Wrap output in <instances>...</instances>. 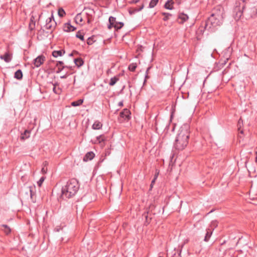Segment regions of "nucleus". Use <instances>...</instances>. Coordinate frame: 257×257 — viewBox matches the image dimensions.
<instances>
[{"instance_id": "nucleus-1", "label": "nucleus", "mask_w": 257, "mask_h": 257, "mask_svg": "<svg viewBox=\"0 0 257 257\" xmlns=\"http://www.w3.org/2000/svg\"><path fill=\"white\" fill-rule=\"evenodd\" d=\"M80 188L78 180L72 178L68 180L61 189V197L63 199H69L74 196Z\"/></svg>"}, {"instance_id": "nucleus-2", "label": "nucleus", "mask_w": 257, "mask_h": 257, "mask_svg": "<svg viewBox=\"0 0 257 257\" xmlns=\"http://www.w3.org/2000/svg\"><path fill=\"white\" fill-rule=\"evenodd\" d=\"M189 138V132L187 128L182 127L176 138L174 144V148L179 151L184 149L188 144Z\"/></svg>"}, {"instance_id": "nucleus-3", "label": "nucleus", "mask_w": 257, "mask_h": 257, "mask_svg": "<svg viewBox=\"0 0 257 257\" xmlns=\"http://www.w3.org/2000/svg\"><path fill=\"white\" fill-rule=\"evenodd\" d=\"M222 23L223 22L210 16L204 22L202 23V26L204 28V31L213 33L217 29V27Z\"/></svg>"}, {"instance_id": "nucleus-4", "label": "nucleus", "mask_w": 257, "mask_h": 257, "mask_svg": "<svg viewBox=\"0 0 257 257\" xmlns=\"http://www.w3.org/2000/svg\"><path fill=\"white\" fill-rule=\"evenodd\" d=\"M211 16H213L215 19L223 22L225 17L224 8L221 6H217L214 8Z\"/></svg>"}, {"instance_id": "nucleus-5", "label": "nucleus", "mask_w": 257, "mask_h": 257, "mask_svg": "<svg viewBox=\"0 0 257 257\" xmlns=\"http://www.w3.org/2000/svg\"><path fill=\"white\" fill-rule=\"evenodd\" d=\"M232 49H223L221 51V54H220L217 51V49H214L213 52L211 54V56L214 58H216V56H215V53H216L217 54H218L220 57L223 58L224 60L221 59V60L225 61L226 63L227 61L229 60L230 55L232 53Z\"/></svg>"}, {"instance_id": "nucleus-6", "label": "nucleus", "mask_w": 257, "mask_h": 257, "mask_svg": "<svg viewBox=\"0 0 257 257\" xmlns=\"http://www.w3.org/2000/svg\"><path fill=\"white\" fill-rule=\"evenodd\" d=\"M57 25V23L54 20V16L52 13L50 17L48 18L46 20V24L44 26L46 29L50 30L52 31Z\"/></svg>"}, {"instance_id": "nucleus-7", "label": "nucleus", "mask_w": 257, "mask_h": 257, "mask_svg": "<svg viewBox=\"0 0 257 257\" xmlns=\"http://www.w3.org/2000/svg\"><path fill=\"white\" fill-rule=\"evenodd\" d=\"M46 60V57L44 55L41 54L38 56L33 61V64L34 66L38 68Z\"/></svg>"}, {"instance_id": "nucleus-8", "label": "nucleus", "mask_w": 257, "mask_h": 257, "mask_svg": "<svg viewBox=\"0 0 257 257\" xmlns=\"http://www.w3.org/2000/svg\"><path fill=\"white\" fill-rule=\"evenodd\" d=\"M131 113L129 109L124 108L120 112L119 116L120 117L123 118L125 120L128 121L131 118Z\"/></svg>"}, {"instance_id": "nucleus-9", "label": "nucleus", "mask_w": 257, "mask_h": 257, "mask_svg": "<svg viewBox=\"0 0 257 257\" xmlns=\"http://www.w3.org/2000/svg\"><path fill=\"white\" fill-rule=\"evenodd\" d=\"M144 8V5L142 3L141 5L136 7H131L128 9V13L130 15H133L136 13L141 11Z\"/></svg>"}, {"instance_id": "nucleus-10", "label": "nucleus", "mask_w": 257, "mask_h": 257, "mask_svg": "<svg viewBox=\"0 0 257 257\" xmlns=\"http://www.w3.org/2000/svg\"><path fill=\"white\" fill-rule=\"evenodd\" d=\"M0 58L2 60H4L6 62L9 63L12 60V54L9 52H7L4 55H1Z\"/></svg>"}, {"instance_id": "nucleus-11", "label": "nucleus", "mask_w": 257, "mask_h": 257, "mask_svg": "<svg viewBox=\"0 0 257 257\" xmlns=\"http://www.w3.org/2000/svg\"><path fill=\"white\" fill-rule=\"evenodd\" d=\"M118 22L116 21V18L114 17L110 16L108 19V24L107 25V28L109 30L111 29Z\"/></svg>"}, {"instance_id": "nucleus-12", "label": "nucleus", "mask_w": 257, "mask_h": 257, "mask_svg": "<svg viewBox=\"0 0 257 257\" xmlns=\"http://www.w3.org/2000/svg\"><path fill=\"white\" fill-rule=\"evenodd\" d=\"M76 29V28L72 26L69 22L65 23L63 26V30L67 32H73Z\"/></svg>"}, {"instance_id": "nucleus-13", "label": "nucleus", "mask_w": 257, "mask_h": 257, "mask_svg": "<svg viewBox=\"0 0 257 257\" xmlns=\"http://www.w3.org/2000/svg\"><path fill=\"white\" fill-rule=\"evenodd\" d=\"M225 61L220 60L218 63H215V65L213 68V70L214 71H217L222 68L223 66L226 64Z\"/></svg>"}, {"instance_id": "nucleus-14", "label": "nucleus", "mask_w": 257, "mask_h": 257, "mask_svg": "<svg viewBox=\"0 0 257 257\" xmlns=\"http://www.w3.org/2000/svg\"><path fill=\"white\" fill-rule=\"evenodd\" d=\"M244 9H245V5H243L242 7L241 10H240L239 8L235 9V11H236V14L234 16V19L236 20H239L241 18V17L242 15V14H243V11Z\"/></svg>"}, {"instance_id": "nucleus-15", "label": "nucleus", "mask_w": 257, "mask_h": 257, "mask_svg": "<svg viewBox=\"0 0 257 257\" xmlns=\"http://www.w3.org/2000/svg\"><path fill=\"white\" fill-rule=\"evenodd\" d=\"M94 156L95 154L93 152H88L84 156L83 160L84 162L90 161L94 158Z\"/></svg>"}, {"instance_id": "nucleus-16", "label": "nucleus", "mask_w": 257, "mask_h": 257, "mask_svg": "<svg viewBox=\"0 0 257 257\" xmlns=\"http://www.w3.org/2000/svg\"><path fill=\"white\" fill-rule=\"evenodd\" d=\"M65 53V49H60L59 50H55L52 52V56L55 58L58 56H61Z\"/></svg>"}, {"instance_id": "nucleus-17", "label": "nucleus", "mask_w": 257, "mask_h": 257, "mask_svg": "<svg viewBox=\"0 0 257 257\" xmlns=\"http://www.w3.org/2000/svg\"><path fill=\"white\" fill-rule=\"evenodd\" d=\"M174 2L173 0H168L164 5V8L168 10H173L174 9L173 4Z\"/></svg>"}, {"instance_id": "nucleus-18", "label": "nucleus", "mask_w": 257, "mask_h": 257, "mask_svg": "<svg viewBox=\"0 0 257 257\" xmlns=\"http://www.w3.org/2000/svg\"><path fill=\"white\" fill-rule=\"evenodd\" d=\"M188 18V15L184 13H180L178 16V19L181 20V22H179L180 23H183L186 22Z\"/></svg>"}, {"instance_id": "nucleus-19", "label": "nucleus", "mask_w": 257, "mask_h": 257, "mask_svg": "<svg viewBox=\"0 0 257 257\" xmlns=\"http://www.w3.org/2000/svg\"><path fill=\"white\" fill-rule=\"evenodd\" d=\"M35 189V186H30L26 188V193L27 194L28 193V192H30V195L31 199L33 200V197L34 195L35 194L34 192L33 191V189Z\"/></svg>"}, {"instance_id": "nucleus-20", "label": "nucleus", "mask_w": 257, "mask_h": 257, "mask_svg": "<svg viewBox=\"0 0 257 257\" xmlns=\"http://www.w3.org/2000/svg\"><path fill=\"white\" fill-rule=\"evenodd\" d=\"M36 21L35 18L33 16H32L30 18V22L29 25V28L31 31L34 30L35 28Z\"/></svg>"}, {"instance_id": "nucleus-21", "label": "nucleus", "mask_w": 257, "mask_h": 257, "mask_svg": "<svg viewBox=\"0 0 257 257\" xmlns=\"http://www.w3.org/2000/svg\"><path fill=\"white\" fill-rule=\"evenodd\" d=\"M31 131L28 130H26L23 133L21 134V139L25 140L28 139L30 136Z\"/></svg>"}, {"instance_id": "nucleus-22", "label": "nucleus", "mask_w": 257, "mask_h": 257, "mask_svg": "<svg viewBox=\"0 0 257 257\" xmlns=\"http://www.w3.org/2000/svg\"><path fill=\"white\" fill-rule=\"evenodd\" d=\"M73 61L76 66L78 67H80L82 66L84 64V61L81 58H74Z\"/></svg>"}, {"instance_id": "nucleus-23", "label": "nucleus", "mask_w": 257, "mask_h": 257, "mask_svg": "<svg viewBox=\"0 0 257 257\" xmlns=\"http://www.w3.org/2000/svg\"><path fill=\"white\" fill-rule=\"evenodd\" d=\"M23 72L21 69L17 70L14 74V78L18 80H21L23 78Z\"/></svg>"}, {"instance_id": "nucleus-24", "label": "nucleus", "mask_w": 257, "mask_h": 257, "mask_svg": "<svg viewBox=\"0 0 257 257\" xmlns=\"http://www.w3.org/2000/svg\"><path fill=\"white\" fill-rule=\"evenodd\" d=\"M212 232L213 231L210 228H208L206 229V233L204 238V240L205 241L207 242L209 240L212 234Z\"/></svg>"}, {"instance_id": "nucleus-25", "label": "nucleus", "mask_w": 257, "mask_h": 257, "mask_svg": "<svg viewBox=\"0 0 257 257\" xmlns=\"http://www.w3.org/2000/svg\"><path fill=\"white\" fill-rule=\"evenodd\" d=\"M102 124L98 120H96L92 125V128L93 130H99L101 128Z\"/></svg>"}, {"instance_id": "nucleus-26", "label": "nucleus", "mask_w": 257, "mask_h": 257, "mask_svg": "<svg viewBox=\"0 0 257 257\" xmlns=\"http://www.w3.org/2000/svg\"><path fill=\"white\" fill-rule=\"evenodd\" d=\"M106 139L105 138L103 135H99L96 138V140L95 141L94 143H98L100 144L102 142H104L105 141Z\"/></svg>"}, {"instance_id": "nucleus-27", "label": "nucleus", "mask_w": 257, "mask_h": 257, "mask_svg": "<svg viewBox=\"0 0 257 257\" xmlns=\"http://www.w3.org/2000/svg\"><path fill=\"white\" fill-rule=\"evenodd\" d=\"M96 41V37L95 36H92L90 37H89L87 39V44L88 45H91Z\"/></svg>"}, {"instance_id": "nucleus-28", "label": "nucleus", "mask_w": 257, "mask_h": 257, "mask_svg": "<svg viewBox=\"0 0 257 257\" xmlns=\"http://www.w3.org/2000/svg\"><path fill=\"white\" fill-rule=\"evenodd\" d=\"M74 21L76 24H80L83 21V18L81 13L76 15L74 18Z\"/></svg>"}, {"instance_id": "nucleus-29", "label": "nucleus", "mask_w": 257, "mask_h": 257, "mask_svg": "<svg viewBox=\"0 0 257 257\" xmlns=\"http://www.w3.org/2000/svg\"><path fill=\"white\" fill-rule=\"evenodd\" d=\"M118 80L119 78L118 76H114L111 78L109 82V85L110 86H113L118 81Z\"/></svg>"}, {"instance_id": "nucleus-30", "label": "nucleus", "mask_w": 257, "mask_h": 257, "mask_svg": "<svg viewBox=\"0 0 257 257\" xmlns=\"http://www.w3.org/2000/svg\"><path fill=\"white\" fill-rule=\"evenodd\" d=\"M83 102V100L80 99L76 101H74L72 102L71 105L73 106H74V107L80 106V105H81L82 104Z\"/></svg>"}, {"instance_id": "nucleus-31", "label": "nucleus", "mask_w": 257, "mask_h": 257, "mask_svg": "<svg viewBox=\"0 0 257 257\" xmlns=\"http://www.w3.org/2000/svg\"><path fill=\"white\" fill-rule=\"evenodd\" d=\"M161 14L163 16H164V17L163 19V21H168L170 18L173 16V15L170 13L165 12H162L161 13Z\"/></svg>"}, {"instance_id": "nucleus-32", "label": "nucleus", "mask_w": 257, "mask_h": 257, "mask_svg": "<svg viewBox=\"0 0 257 257\" xmlns=\"http://www.w3.org/2000/svg\"><path fill=\"white\" fill-rule=\"evenodd\" d=\"M124 26V23L123 22H118L115 24L113 28H114L115 31H118L119 30L121 29Z\"/></svg>"}, {"instance_id": "nucleus-33", "label": "nucleus", "mask_w": 257, "mask_h": 257, "mask_svg": "<svg viewBox=\"0 0 257 257\" xmlns=\"http://www.w3.org/2000/svg\"><path fill=\"white\" fill-rule=\"evenodd\" d=\"M58 15L60 18H63L65 16L66 13L62 8H59L58 10Z\"/></svg>"}, {"instance_id": "nucleus-34", "label": "nucleus", "mask_w": 257, "mask_h": 257, "mask_svg": "<svg viewBox=\"0 0 257 257\" xmlns=\"http://www.w3.org/2000/svg\"><path fill=\"white\" fill-rule=\"evenodd\" d=\"M137 67V64L136 63H132L130 64L128 67V69L132 72H134Z\"/></svg>"}, {"instance_id": "nucleus-35", "label": "nucleus", "mask_w": 257, "mask_h": 257, "mask_svg": "<svg viewBox=\"0 0 257 257\" xmlns=\"http://www.w3.org/2000/svg\"><path fill=\"white\" fill-rule=\"evenodd\" d=\"M181 249H178L177 250H174V252L172 255L171 257H182L181 255Z\"/></svg>"}, {"instance_id": "nucleus-36", "label": "nucleus", "mask_w": 257, "mask_h": 257, "mask_svg": "<svg viewBox=\"0 0 257 257\" xmlns=\"http://www.w3.org/2000/svg\"><path fill=\"white\" fill-rule=\"evenodd\" d=\"M159 0H151L150 2L149 8H154L157 4H158Z\"/></svg>"}, {"instance_id": "nucleus-37", "label": "nucleus", "mask_w": 257, "mask_h": 257, "mask_svg": "<svg viewBox=\"0 0 257 257\" xmlns=\"http://www.w3.org/2000/svg\"><path fill=\"white\" fill-rule=\"evenodd\" d=\"M76 38H79L82 41L84 40V34L80 31L77 32L76 34Z\"/></svg>"}, {"instance_id": "nucleus-38", "label": "nucleus", "mask_w": 257, "mask_h": 257, "mask_svg": "<svg viewBox=\"0 0 257 257\" xmlns=\"http://www.w3.org/2000/svg\"><path fill=\"white\" fill-rule=\"evenodd\" d=\"M2 226L5 228L4 231L6 233V234H9L11 232V229L10 227L9 226H8L7 225L3 224Z\"/></svg>"}, {"instance_id": "nucleus-39", "label": "nucleus", "mask_w": 257, "mask_h": 257, "mask_svg": "<svg viewBox=\"0 0 257 257\" xmlns=\"http://www.w3.org/2000/svg\"><path fill=\"white\" fill-rule=\"evenodd\" d=\"M217 222L216 220L212 221L210 224V229L212 231L217 226Z\"/></svg>"}, {"instance_id": "nucleus-40", "label": "nucleus", "mask_w": 257, "mask_h": 257, "mask_svg": "<svg viewBox=\"0 0 257 257\" xmlns=\"http://www.w3.org/2000/svg\"><path fill=\"white\" fill-rule=\"evenodd\" d=\"M251 12L252 13V14L250 15V17L255 18L257 15V9H256L255 8H253L251 9Z\"/></svg>"}, {"instance_id": "nucleus-41", "label": "nucleus", "mask_w": 257, "mask_h": 257, "mask_svg": "<svg viewBox=\"0 0 257 257\" xmlns=\"http://www.w3.org/2000/svg\"><path fill=\"white\" fill-rule=\"evenodd\" d=\"M159 174V171L157 169L156 170V173H155V174L154 175V179L152 180V183H155L156 180H157V178L158 177Z\"/></svg>"}, {"instance_id": "nucleus-42", "label": "nucleus", "mask_w": 257, "mask_h": 257, "mask_svg": "<svg viewBox=\"0 0 257 257\" xmlns=\"http://www.w3.org/2000/svg\"><path fill=\"white\" fill-rule=\"evenodd\" d=\"M243 125V120L242 119L240 118L238 121V123H237V127H238V130H240V129L241 128L242 125Z\"/></svg>"}, {"instance_id": "nucleus-43", "label": "nucleus", "mask_w": 257, "mask_h": 257, "mask_svg": "<svg viewBox=\"0 0 257 257\" xmlns=\"http://www.w3.org/2000/svg\"><path fill=\"white\" fill-rule=\"evenodd\" d=\"M66 67V65H63L62 67H61V66L57 67L58 70L56 71V73H60L64 68H65Z\"/></svg>"}, {"instance_id": "nucleus-44", "label": "nucleus", "mask_w": 257, "mask_h": 257, "mask_svg": "<svg viewBox=\"0 0 257 257\" xmlns=\"http://www.w3.org/2000/svg\"><path fill=\"white\" fill-rule=\"evenodd\" d=\"M45 180V177H42L40 180L37 182V184L40 187L42 183H43L44 181Z\"/></svg>"}, {"instance_id": "nucleus-45", "label": "nucleus", "mask_w": 257, "mask_h": 257, "mask_svg": "<svg viewBox=\"0 0 257 257\" xmlns=\"http://www.w3.org/2000/svg\"><path fill=\"white\" fill-rule=\"evenodd\" d=\"M64 65V62L62 61H57L56 64V67L61 66L62 67Z\"/></svg>"}, {"instance_id": "nucleus-46", "label": "nucleus", "mask_w": 257, "mask_h": 257, "mask_svg": "<svg viewBox=\"0 0 257 257\" xmlns=\"http://www.w3.org/2000/svg\"><path fill=\"white\" fill-rule=\"evenodd\" d=\"M141 0H132L129 2L130 4H137L140 2Z\"/></svg>"}, {"instance_id": "nucleus-47", "label": "nucleus", "mask_w": 257, "mask_h": 257, "mask_svg": "<svg viewBox=\"0 0 257 257\" xmlns=\"http://www.w3.org/2000/svg\"><path fill=\"white\" fill-rule=\"evenodd\" d=\"M155 208H156V206L153 204H151L149 206V209L151 211H152L153 209H155Z\"/></svg>"}, {"instance_id": "nucleus-48", "label": "nucleus", "mask_w": 257, "mask_h": 257, "mask_svg": "<svg viewBox=\"0 0 257 257\" xmlns=\"http://www.w3.org/2000/svg\"><path fill=\"white\" fill-rule=\"evenodd\" d=\"M67 77V74L66 73L65 75L61 76L60 78L61 79H66Z\"/></svg>"}, {"instance_id": "nucleus-49", "label": "nucleus", "mask_w": 257, "mask_h": 257, "mask_svg": "<svg viewBox=\"0 0 257 257\" xmlns=\"http://www.w3.org/2000/svg\"><path fill=\"white\" fill-rule=\"evenodd\" d=\"M149 78V76L148 75V74H146L145 75V79L144 80V83H145L146 82V79Z\"/></svg>"}, {"instance_id": "nucleus-50", "label": "nucleus", "mask_w": 257, "mask_h": 257, "mask_svg": "<svg viewBox=\"0 0 257 257\" xmlns=\"http://www.w3.org/2000/svg\"><path fill=\"white\" fill-rule=\"evenodd\" d=\"M123 105V100L119 102L118 103V106H120V107L122 106Z\"/></svg>"}, {"instance_id": "nucleus-51", "label": "nucleus", "mask_w": 257, "mask_h": 257, "mask_svg": "<svg viewBox=\"0 0 257 257\" xmlns=\"http://www.w3.org/2000/svg\"><path fill=\"white\" fill-rule=\"evenodd\" d=\"M144 215H145V218H146V222H147L148 223H149V222L148 221V215H145V213L144 214Z\"/></svg>"}, {"instance_id": "nucleus-52", "label": "nucleus", "mask_w": 257, "mask_h": 257, "mask_svg": "<svg viewBox=\"0 0 257 257\" xmlns=\"http://www.w3.org/2000/svg\"><path fill=\"white\" fill-rule=\"evenodd\" d=\"M154 183H152V181H151V185H150V189L149 190H151L153 187V185H154Z\"/></svg>"}, {"instance_id": "nucleus-53", "label": "nucleus", "mask_w": 257, "mask_h": 257, "mask_svg": "<svg viewBox=\"0 0 257 257\" xmlns=\"http://www.w3.org/2000/svg\"><path fill=\"white\" fill-rule=\"evenodd\" d=\"M151 68H152V66H150V67H148V68L147 69V70L146 71V74H148L149 71L151 69Z\"/></svg>"}, {"instance_id": "nucleus-54", "label": "nucleus", "mask_w": 257, "mask_h": 257, "mask_svg": "<svg viewBox=\"0 0 257 257\" xmlns=\"http://www.w3.org/2000/svg\"><path fill=\"white\" fill-rule=\"evenodd\" d=\"M53 90V91L54 92V93H55L56 94L58 93V92L56 90V87L54 86Z\"/></svg>"}, {"instance_id": "nucleus-55", "label": "nucleus", "mask_w": 257, "mask_h": 257, "mask_svg": "<svg viewBox=\"0 0 257 257\" xmlns=\"http://www.w3.org/2000/svg\"><path fill=\"white\" fill-rule=\"evenodd\" d=\"M65 68H68V69H69L72 70V66H67V65H66V67H65Z\"/></svg>"}, {"instance_id": "nucleus-56", "label": "nucleus", "mask_w": 257, "mask_h": 257, "mask_svg": "<svg viewBox=\"0 0 257 257\" xmlns=\"http://www.w3.org/2000/svg\"><path fill=\"white\" fill-rule=\"evenodd\" d=\"M55 230H56V231L58 232V231H59V230H60V228H55Z\"/></svg>"}, {"instance_id": "nucleus-57", "label": "nucleus", "mask_w": 257, "mask_h": 257, "mask_svg": "<svg viewBox=\"0 0 257 257\" xmlns=\"http://www.w3.org/2000/svg\"><path fill=\"white\" fill-rule=\"evenodd\" d=\"M124 87H125L124 86H123V87H122V89H121V90H120V93H122V90H123V88H124Z\"/></svg>"}, {"instance_id": "nucleus-58", "label": "nucleus", "mask_w": 257, "mask_h": 257, "mask_svg": "<svg viewBox=\"0 0 257 257\" xmlns=\"http://www.w3.org/2000/svg\"><path fill=\"white\" fill-rule=\"evenodd\" d=\"M161 207H160V208H159V211H158V213H160V212H161Z\"/></svg>"}, {"instance_id": "nucleus-59", "label": "nucleus", "mask_w": 257, "mask_h": 257, "mask_svg": "<svg viewBox=\"0 0 257 257\" xmlns=\"http://www.w3.org/2000/svg\"><path fill=\"white\" fill-rule=\"evenodd\" d=\"M162 213H163L164 211V207H163L162 208Z\"/></svg>"}, {"instance_id": "nucleus-60", "label": "nucleus", "mask_w": 257, "mask_h": 257, "mask_svg": "<svg viewBox=\"0 0 257 257\" xmlns=\"http://www.w3.org/2000/svg\"><path fill=\"white\" fill-rule=\"evenodd\" d=\"M243 130H240V134H243Z\"/></svg>"}, {"instance_id": "nucleus-61", "label": "nucleus", "mask_w": 257, "mask_h": 257, "mask_svg": "<svg viewBox=\"0 0 257 257\" xmlns=\"http://www.w3.org/2000/svg\"><path fill=\"white\" fill-rule=\"evenodd\" d=\"M90 22H91V21H90V20L88 19V20L87 22H88V23H90Z\"/></svg>"}, {"instance_id": "nucleus-62", "label": "nucleus", "mask_w": 257, "mask_h": 257, "mask_svg": "<svg viewBox=\"0 0 257 257\" xmlns=\"http://www.w3.org/2000/svg\"><path fill=\"white\" fill-rule=\"evenodd\" d=\"M69 55L70 56H72V53H70V54H69Z\"/></svg>"}, {"instance_id": "nucleus-63", "label": "nucleus", "mask_w": 257, "mask_h": 257, "mask_svg": "<svg viewBox=\"0 0 257 257\" xmlns=\"http://www.w3.org/2000/svg\"><path fill=\"white\" fill-rule=\"evenodd\" d=\"M243 3L245 2V0H241Z\"/></svg>"}, {"instance_id": "nucleus-64", "label": "nucleus", "mask_w": 257, "mask_h": 257, "mask_svg": "<svg viewBox=\"0 0 257 257\" xmlns=\"http://www.w3.org/2000/svg\"><path fill=\"white\" fill-rule=\"evenodd\" d=\"M230 47H231V46H229V47H228L227 48L229 49V48H230Z\"/></svg>"}]
</instances>
